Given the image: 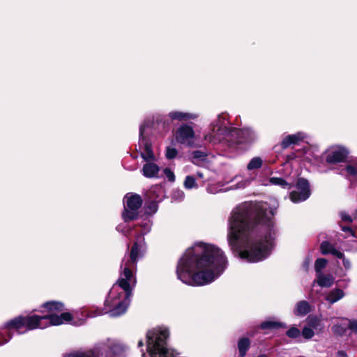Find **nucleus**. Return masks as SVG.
Here are the masks:
<instances>
[{"mask_svg":"<svg viewBox=\"0 0 357 357\" xmlns=\"http://www.w3.org/2000/svg\"><path fill=\"white\" fill-rule=\"evenodd\" d=\"M278 204L245 202L236 207L228 220L227 241L248 262L265 259L273 248L276 229L273 217Z\"/></svg>","mask_w":357,"mask_h":357,"instance_id":"1","label":"nucleus"},{"mask_svg":"<svg viewBox=\"0 0 357 357\" xmlns=\"http://www.w3.org/2000/svg\"><path fill=\"white\" fill-rule=\"evenodd\" d=\"M228 260L218 246L199 242L186 250L176 266V275L191 286L208 284L225 271Z\"/></svg>","mask_w":357,"mask_h":357,"instance_id":"2","label":"nucleus"},{"mask_svg":"<svg viewBox=\"0 0 357 357\" xmlns=\"http://www.w3.org/2000/svg\"><path fill=\"white\" fill-rule=\"evenodd\" d=\"M139 227L140 231L135 236V242L129 256H125L122 260V271L118 283L113 285L105 301V311L100 310L97 312H90L89 317H93L104 313H109L111 317H118L126 312L132 295V288L136 283L134 271L136 269L138 259L146 251L144 236L151 231L152 222L150 220L145 219L139 224Z\"/></svg>","mask_w":357,"mask_h":357,"instance_id":"3","label":"nucleus"},{"mask_svg":"<svg viewBox=\"0 0 357 357\" xmlns=\"http://www.w3.org/2000/svg\"><path fill=\"white\" fill-rule=\"evenodd\" d=\"M227 122L228 115L226 113L218 114L211 123L205 139L213 144L227 146L231 151L248 149L258 140V134L253 129L228 128Z\"/></svg>","mask_w":357,"mask_h":357,"instance_id":"4","label":"nucleus"},{"mask_svg":"<svg viewBox=\"0 0 357 357\" xmlns=\"http://www.w3.org/2000/svg\"><path fill=\"white\" fill-rule=\"evenodd\" d=\"M25 322V331H31L36 328H45L49 326H58L64 324L73 325H82L84 322V319L74 321L73 315L69 312L61 313L60 316L54 314L43 316L31 315L24 317Z\"/></svg>","mask_w":357,"mask_h":357,"instance_id":"5","label":"nucleus"},{"mask_svg":"<svg viewBox=\"0 0 357 357\" xmlns=\"http://www.w3.org/2000/svg\"><path fill=\"white\" fill-rule=\"evenodd\" d=\"M106 348L108 355L112 357H126L129 347L123 342L115 339H107L98 344L93 349L86 351H76L64 357H98L100 349Z\"/></svg>","mask_w":357,"mask_h":357,"instance_id":"6","label":"nucleus"},{"mask_svg":"<svg viewBox=\"0 0 357 357\" xmlns=\"http://www.w3.org/2000/svg\"><path fill=\"white\" fill-rule=\"evenodd\" d=\"M145 130V126L142 125L139 128V148L141 149L142 158L147 161V162L143 166L142 172L143 175L146 178H153L158 176L159 172V167L151 162L155 160V158L152 151V146L151 143L144 137V131Z\"/></svg>","mask_w":357,"mask_h":357,"instance_id":"7","label":"nucleus"},{"mask_svg":"<svg viewBox=\"0 0 357 357\" xmlns=\"http://www.w3.org/2000/svg\"><path fill=\"white\" fill-rule=\"evenodd\" d=\"M124 211L122 218L126 222L135 220L138 216V210L142 204V197L137 194H128L125 196Z\"/></svg>","mask_w":357,"mask_h":357,"instance_id":"8","label":"nucleus"},{"mask_svg":"<svg viewBox=\"0 0 357 357\" xmlns=\"http://www.w3.org/2000/svg\"><path fill=\"white\" fill-rule=\"evenodd\" d=\"M4 329L8 331V333L5 335L6 332L0 331V345L7 343L11 338L10 331L15 330L20 334L26 332L24 317L19 316L8 321L5 324Z\"/></svg>","mask_w":357,"mask_h":357,"instance_id":"9","label":"nucleus"},{"mask_svg":"<svg viewBox=\"0 0 357 357\" xmlns=\"http://www.w3.org/2000/svg\"><path fill=\"white\" fill-rule=\"evenodd\" d=\"M296 189L290 193V199L294 203L306 200L310 195L308 181L305 178H299L296 183Z\"/></svg>","mask_w":357,"mask_h":357,"instance_id":"10","label":"nucleus"},{"mask_svg":"<svg viewBox=\"0 0 357 357\" xmlns=\"http://www.w3.org/2000/svg\"><path fill=\"white\" fill-rule=\"evenodd\" d=\"M194 130L187 124L181 126L175 133L176 141L181 144L192 146L194 142Z\"/></svg>","mask_w":357,"mask_h":357,"instance_id":"11","label":"nucleus"},{"mask_svg":"<svg viewBox=\"0 0 357 357\" xmlns=\"http://www.w3.org/2000/svg\"><path fill=\"white\" fill-rule=\"evenodd\" d=\"M349 153V151L346 147L334 146L328 150L326 160L331 164L342 162L346 160Z\"/></svg>","mask_w":357,"mask_h":357,"instance_id":"12","label":"nucleus"},{"mask_svg":"<svg viewBox=\"0 0 357 357\" xmlns=\"http://www.w3.org/2000/svg\"><path fill=\"white\" fill-rule=\"evenodd\" d=\"M307 137L306 133L298 132L292 135H288L283 137L281 142L282 149H287L291 145L298 144Z\"/></svg>","mask_w":357,"mask_h":357,"instance_id":"13","label":"nucleus"},{"mask_svg":"<svg viewBox=\"0 0 357 357\" xmlns=\"http://www.w3.org/2000/svg\"><path fill=\"white\" fill-rule=\"evenodd\" d=\"M168 116L172 121L176 120L181 121L195 119L197 117V115L192 113L174 110L169 112Z\"/></svg>","mask_w":357,"mask_h":357,"instance_id":"14","label":"nucleus"},{"mask_svg":"<svg viewBox=\"0 0 357 357\" xmlns=\"http://www.w3.org/2000/svg\"><path fill=\"white\" fill-rule=\"evenodd\" d=\"M345 296L344 291L340 288L330 290L325 296V300L331 305L339 301Z\"/></svg>","mask_w":357,"mask_h":357,"instance_id":"15","label":"nucleus"},{"mask_svg":"<svg viewBox=\"0 0 357 357\" xmlns=\"http://www.w3.org/2000/svg\"><path fill=\"white\" fill-rule=\"evenodd\" d=\"M320 250L323 255L331 254L337 258H343L344 254L337 250L335 246L328 241H323L320 245Z\"/></svg>","mask_w":357,"mask_h":357,"instance_id":"16","label":"nucleus"},{"mask_svg":"<svg viewBox=\"0 0 357 357\" xmlns=\"http://www.w3.org/2000/svg\"><path fill=\"white\" fill-rule=\"evenodd\" d=\"M335 278L331 274L319 273L316 275L314 283H317L321 287H330L333 285Z\"/></svg>","mask_w":357,"mask_h":357,"instance_id":"17","label":"nucleus"},{"mask_svg":"<svg viewBox=\"0 0 357 357\" xmlns=\"http://www.w3.org/2000/svg\"><path fill=\"white\" fill-rule=\"evenodd\" d=\"M261 184L265 186L273 185H278L282 188L289 190L291 188V184L286 181L282 178L271 177L266 181H261Z\"/></svg>","mask_w":357,"mask_h":357,"instance_id":"18","label":"nucleus"},{"mask_svg":"<svg viewBox=\"0 0 357 357\" xmlns=\"http://www.w3.org/2000/svg\"><path fill=\"white\" fill-rule=\"evenodd\" d=\"M43 307L47 310V314H54L58 315L56 313L60 312L64 310V305L62 303L58 301H49L43 305Z\"/></svg>","mask_w":357,"mask_h":357,"instance_id":"19","label":"nucleus"},{"mask_svg":"<svg viewBox=\"0 0 357 357\" xmlns=\"http://www.w3.org/2000/svg\"><path fill=\"white\" fill-rule=\"evenodd\" d=\"M347 328H349V320L342 319L340 322L332 326V331L337 335H342L345 333Z\"/></svg>","mask_w":357,"mask_h":357,"instance_id":"20","label":"nucleus"},{"mask_svg":"<svg viewBox=\"0 0 357 357\" xmlns=\"http://www.w3.org/2000/svg\"><path fill=\"white\" fill-rule=\"evenodd\" d=\"M310 311V305L308 302L301 301L296 303L294 313L296 316H305Z\"/></svg>","mask_w":357,"mask_h":357,"instance_id":"21","label":"nucleus"},{"mask_svg":"<svg viewBox=\"0 0 357 357\" xmlns=\"http://www.w3.org/2000/svg\"><path fill=\"white\" fill-rule=\"evenodd\" d=\"M252 181V178H245L241 176H236L232 182H234L235 184L229 187V189H241L245 188L248 186Z\"/></svg>","mask_w":357,"mask_h":357,"instance_id":"22","label":"nucleus"},{"mask_svg":"<svg viewBox=\"0 0 357 357\" xmlns=\"http://www.w3.org/2000/svg\"><path fill=\"white\" fill-rule=\"evenodd\" d=\"M307 326L312 328L314 331H315L317 333L322 332L324 327L321 319L316 316L308 317Z\"/></svg>","mask_w":357,"mask_h":357,"instance_id":"23","label":"nucleus"},{"mask_svg":"<svg viewBox=\"0 0 357 357\" xmlns=\"http://www.w3.org/2000/svg\"><path fill=\"white\" fill-rule=\"evenodd\" d=\"M341 174L349 178H356L357 161L347 165L346 167L342 170Z\"/></svg>","mask_w":357,"mask_h":357,"instance_id":"24","label":"nucleus"},{"mask_svg":"<svg viewBox=\"0 0 357 357\" xmlns=\"http://www.w3.org/2000/svg\"><path fill=\"white\" fill-rule=\"evenodd\" d=\"M264 164V160L259 156H255L250 159L246 166L248 171H254L260 169Z\"/></svg>","mask_w":357,"mask_h":357,"instance_id":"25","label":"nucleus"},{"mask_svg":"<svg viewBox=\"0 0 357 357\" xmlns=\"http://www.w3.org/2000/svg\"><path fill=\"white\" fill-rule=\"evenodd\" d=\"M250 340L248 338L243 337L238 340V349L241 356H244L250 347Z\"/></svg>","mask_w":357,"mask_h":357,"instance_id":"26","label":"nucleus"},{"mask_svg":"<svg viewBox=\"0 0 357 357\" xmlns=\"http://www.w3.org/2000/svg\"><path fill=\"white\" fill-rule=\"evenodd\" d=\"M328 264V261L324 258L317 259L314 263V269L316 271V275L319 273H322V271L326 266Z\"/></svg>","mask_w":357,"mask_h":357,"instance_id":"27","label":"nucleus"},{"mask_svg":"<svg viewBox=\"0 0 357 357\" xmlns=\"http://www.w3.org/2000/svg\"><path fill=\"white\" fill-rule=\"evenodd\" d=\"M206 153L201 151H195L192 152V160L195 164H199V162H204L206 160Z\"/></svg>","mask_w":357,"mask_h":357,"instance_id":"28","label":"nucleus"},{"mask_svg":"<svg viewBox=\"0 0 357 357\" xmlns=\"http://www.w3.org/2000/svg\"><path fill=\"white\" fill-rule=\"evenodd\" d=\"M281 326H282V324L279 322H277L275 321H271V320H268V321H265L262 322L261 324L260 327L261 329L266 330V329H273V328H279Z\"/></svg>","mask_w":357,"mask_h":357,"instance_id":"29","label":"nucleus"},{"mask_svg":"<svg viewBox=\"0 0 357 357\" xmlns=\"http://www.w3.org/2000/svg\"><path fill=\"white\" fill-rule=\"evenodd\" d=\"M184 187L186 189H192L197 188V184L196 183L195 178L192 176H187L184 181Z\"/></svg>","mask_w":357,"mask_h":357,"instance_id":"30","label":"nucleus"},{"mask_svg":"<svg viewBox=\"0 0 357 357\" xmlns=\"http://www.w3.org/2000/svg\"><path fill=\"white\" fill-rule=\"evenodd\" d=\"M178 151L176 148L167 146L166 149L165 156L167 159H174L176 157Z\"/></svg>","mask_w":357,"mask_h":357,"instance_id":"31","label":"nucleus"},{"mask_svg":"<svg viewBox=\"0 0 357 357\" xmlns=\"http://www.w3.org/2000/svg\"><path fill=\"white\" fill-rule=\"evenodd\" d=\"M127 222H128L124 220L123 223H121L116 227V230L124 235H127L131 231V228L128 225Z\"/></svg>","mask_w":357,"mask_h":357,"instance_id":"32","label":"nucleus"},{"mask_svg":"<svg viewBox=\"0 0 357 357\" xmlns=\"http://www.w3.org/2000/svg\"><path fill=\"white\" fill-rule=\"evenodd\" d=\"M302 335L305 339H311L314 335V331L309 326H306L303 328Z\"/></svg>","mask_w":357,"mask_h":357,"instance_id":"33","label":"nucleus"},{"mask_svg":"<svg viewBox=\"0 0 357 357\" xmlns=\"http://www.w3.org/2000/svg\"><path fill=\"white\" fill-rule=\"evenodd\" d=\"M301 335V331L296 327H291L287 331V335L291 338L298 337Z\"/></svg>","mask_w":357,"mask_h":357,"instance_id":"34","label":"nucleus"},{"mask_svg":"<svg viewBox=\"0 0 357 357\" xmlns=\"http://www.w3.org/2000/svg\"><path fill=\"white\" fill-rule=\"evenodd\" d=\"M184 192L180 190H176L173 192L172 198L176 201L183 200L184 198Z\"/></svg>","mask_w":357,"mask_h":357,"instance_id":"35","label":"nucleus"},{"mask_svg":"<svg viewBox=\"0 0 357 357\" xmlns=\"http://www.w3.org/2000/svg\"><path fill=\"white\" fill-rule=\"evenodd\" d=\"M164 174L169 181H172V182L174 181V180H175L174 174L169 169H168V168L165 169Z\"/></svg>","mask_w":357,"mask_h":357,"instance_id":"36","label":"nucleus"},{"mask_svg":"<svg viewBox=\"0 0 357 357\" xmlns=\"http://www.w3.org/2000/svg\"><path fill=\"white\" fill-rule=\"evenodd\" d=\"M349 329L352 332L357 333V320H349Z\"/></svg>","mask_w":357,"mask_h":357,"instance_id":"37","label":"nucleus"},{"mask_svg":"<svg viewBox=\"0 0 357 357\" xmlns=\"http://www.w3.org/2000/svg\"><path fill=\"white\" fill-rule=\"evenodd\" d=\"M340 216H341L342 220L345 222H351L352 221L351 217L346 212H341Z\"/></svg>","mask_w":357,"mask_h":357,"instance_id":"38","label":"nucleus"},{"mask_svg":"<svg viewBox=\"0 0 357 357\" xmlns=\"http://www.w3.org/2000/svg\"><path fill=\"white\" fill-rule=\"evenodd\" d=\"M342 259V263H343V266L344 267L346 268V269H350L351 267V262L349 259H346L344 257V256L343 257Z\"/></svg>","mask_w":357,"mask_h":357,"instance_id":"39","label":"nucleus"},{"mask_svg":"<svg viewBox=\"0 0 357 357\" xmlns=\"http://www.w3.org/2000/svg\"><path fill=\"white\" fill-rule=\"evenodd\" d=\"M342 229L344 231L349 232L352 236H354V232H353L352 229L350 227H343L342 228Z\"/></svg>","mask_w":357,"mask_h":357,"instance_id":"40","label":"nucleus"},{"mask_svg":"<svg viewBox=\"0 0 357 357\" xmlns=\"http://www.w3.org/2000/svg\"><path fill=\"white\" fill-rule=\"evenodd\" d=\"M337 356H338V357H346L347 355H346V353L344 351H340L337 353Z\"/></svg>","mask_w":357,"mask_h":357,"instance_id":"41","label":"nucleus"},{"mask_svg":"<svg viewBox=\"0 0 357 357\" xmlns=\"http://www.w3.org/2000/svg\"><path fill=\"white\" fill-rule=\"evenodd\" d=\"M197 176H198L199 178H204V174H203V173H202V172H198L197 173Z\"/></svg>","mask_w":357,"mask_h":357,"instance_id":"42","label":"nucleus"},{"mask_svg":"<svg viewBox=\"0 0 357 357\" xmlns=\"http://www.w3.org/2000/svg\"><path fill=\"white\" fill-rule=\"evenodd\" d=\"M208 192H209L210 193H215L216 192L213 190H212V188L211 187H208V189H207Z\"/></svg>","mask_w":357,"mask_h":357,"instance_id":"43","label":"nucleus"},{"mask_svg":"<svg viewBox=\"0 0 357 357\" xmlns=\"http://www.w3.org/2000/svg\"><path fill=\"white\" fill-rule=\"evenodd\" d=\"M143 346H144V342H143V341H142V340H139V341L138 342V347H142Z\"/></svg>","mask_w":357,"mask_h":357,"instance_id":"44","label":"nucleus"},{"mask_svg":"<svg viewBox=\"0 0 357 357\" xmlns=\"http://www.w3.org/2000/svg\"><path fill=\"white\" fill-rule=\"evenodd\" d=\"M259 357H266V356H259Z\"/></svg>","mask_w":357,"mask_h":357,"instance_id":"45","label":"nucleus"}]
</instances>
